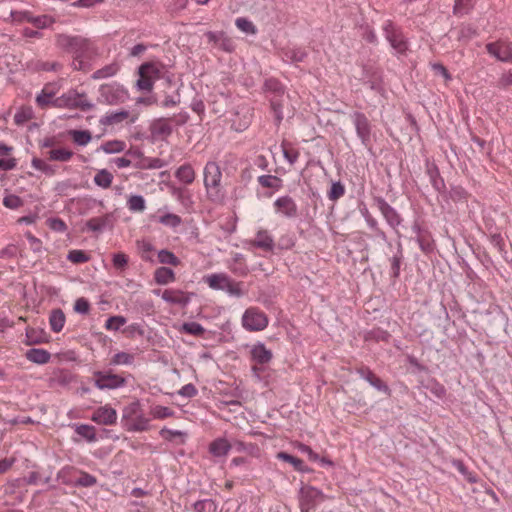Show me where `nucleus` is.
I'll use <instances>...</instances> for the list:
<instances>
[{
    "mask_svg": "<svg viewBox=\"0 0 512 512\" xmlns=\"http://www.w3.org/2000/svg\"><path fill=\"white\" fill-rule=\"evenodd\" d=\"M57 43L73 54L75 69H84L85 60L88 59L91 54V44L88 40L81 37L60 35L57 38Z\"/></svg>",
    "mask_w": 512,
    "mask_h": 512,
    "instance_id": "obj_1",
    "label": "nucleus"
},
{
    "mask_svg": "<svg viewBox=\"0 0 512 512\" xmlns=\"http://www.w3.org/2000/svg\"><path fill=\"white\" fill-rule=\"evenodd\" d=\"M53 107L61 109H78L83 112H87L94 108V104L88 100L85 93H80L75 89H70L53 100Z\"/></svg>",
    "mask_w": 512,
    "mask_h": 512,
    "instance_id": "obj_2",
    "label": "nucleus"
},
{
    "mask_svg": "<svg viewBox=\"0 0 512 512\" xmlns=\"http://www.w3.org/2000/svg\"><path fill=\"white\" fill-rule=\"evenodd\" d=\"M206 283L213 290L226 291L229 295L241 297L244 295L242 283L232 280L225 273H213L203 277Z\"/></svg>",
    "mask_w": 512,
    "mask_h": 512,
    "instance_id": "obj_3",
    "label": "nucleus"
},
{
    "mask_svg": "<svg viewBox=\"0 0 512 512\" xmlns=\"http://www.w3.org/2000/svg\"><path fill=\"white\" fill-rule=\"evenodd\" d=\"M269 318L259 307L247 308L241 318L242 327L249 332H260L267 328Z\"/></svg>",
    "mask_w": 512,
    "mask_h": 512,
    "instance_id": "obj_4",
    "label": "nucleus"
},
{
    "mask_svg": "<svg viewBox=\"0 0 512 512\" xmlns=\"http://www.w3.org/2000/svg\"><path fill=\"white\" fill-rule=\"evenodd\" d=\"M161 64L157 62H147L139 67V79L137 86L140 90L150 91L154 82L161 77Z\"/></svg>",
    "mask_w": 512,
    "mask_h": 512,
    "instance_id": "obj_5",
    "label": "nucleus"
},
{
    "mask_svg": "<svg viewBox=\"0 0 512 512\" xmlns=\"http://www.w3.org/2000/svg\"><path fill=\"white\" fill-rule=\"evenodd\" d=\"M185 122V117L181 119L175 117L156 119L151 125V134L155 139L165 140L171 135L174 124L182 125Z\"/></svg>",
    "mask_w": 512,
    "mask_h": 512,
    "instance_id": "obj_6",
    "label": "nucleus"
},
{
    "mask_svg": "<svg viewBox=\"0 0 512 512\" xmlns=\"http://www.w3.org/2000/svg\"><path fill=\"white\" fill-rule=\"evenodd\" d=\"M99 93L101 99L108 104L122 103L128 98L127 90L116 82L101 85Z\"/></svg>",
    "mask_w": 512,
    "mask_h": 512,
    "instance_id": "obj_7",
    "label": "nucleus"
},
{
    "mask_svg": "<svg viewBox=\"0 0 512 512\" xmlns=\"http://www.w3.org/2000/svg\"><path fill=\"white\" fill-rule=\"evenodd\" d=\"M383 31L385 38L397 53L403 54L406 52L408 48L407 41L393 22L390 20L386 21L383 25Z\"/></svg>",
    "mask_w": 512,
    "mask_h": 512,
    "instance_id": "obj_8",
    "label": "nucleus"
},
{
    "mask_svg": "<svg viewBox=\"0 0 512 512\" xmlns=\"http://www.w3.org/2000/svg\"><path fill=\"white\" fill-rule=\"evenodd\" d=\"M324 500V494L312 486H306L300 492L301 512H310L317 504Z\"/></svg>",
    "mask_w": 512,
    "mask_h": 512,
    "instance_id": "obj_9",
    "label": "nucleus"
},
{
    "mask_svg": "<svg viewBox=\"0 0 512 512\" xmlns=\"http://www.w3.org/2000/svg\"><path fill=\"white\" fill-rule=\"evenodd\" d=\"M94 384L100 389H116L125 384V379L117 374L111 372L96 371L93 373Z\"/></svg>",
    "mask_w": 512,
    "mask_h": 512,
    "instance_id": "obj_10",
    "label": "nucleus"
},
{
    "mask_svg": "<svg viewBox=\"0 0 512 512\" xmlns=\"http://www.w3.org/2000/svg\"><path fill=\"white\" fill-rule=\"evenodd\" d=\"M274 211L281 217L293 219L298 216V206L290 196H281L273 203Z\"/></svg>",
    "mask_w": 512,
    "mask_h": 512,
    "instance_id": "obj_11",
    "label": "nucleus"
},
{
    "mask_svg": "<svg viewBox=\"0 0 512 512\" xmlns=\"http://www.w3.org/2000/svg\"><path fill=\"white\" fill-rule=\"evenodd\" d=\"M487 52L502 62L512 63V43L499 40L486 45Z\"/></svg>",
    "mask_w": 512,
    "mask_h": 512,
    "instance_id": "obj_12",
    "label": "nucleus"
},
{
    "mask_svg": "<svg viewBox=\"0 0 512 512\" xmlns=\"http://www.w3.org/2000/svg\"><path fill=\"white\" fill-rule=\"evenodd\" d=\"M161 298L171 305L185 307L191 300V293L180 289L169 288L163 290Z\"/></svg>",
    "mask_w": 512,
    "mask_h": 512,
    "instance_id": "obj_13",
    "label": "nucleus"
},
{
    "mask_svg": "<svg viewBox=\"0 0 512 512\" xmlns=\"http://www.w3.org/2000/svg\"><path fill=\"white\" fill-rule=\"evenodd\" d=\"M60 85L58 83H47L42 88L40 94L36 97V103L41 109H46L49 106L53 107V100L55 95L59 92Z\"/></svg>",
    "mask_w": 512,
    "mask_h": 512,
    "instance_id": "obj_14",
    "label": "nucleus"
},
{
    "mask_svg": "<svg viewBox=\"0 0 512 512\" xmlns=\"http://www.w3.org/2000/svg\"><path fill=\"white\" fill-rule=\"evenodd\" d=\"M91 420L99 425H113L117 421V412L111 406L104 405L93 412Z\"/></svg>",
    "mask_w": 512,
    "mask_h": 512,
    "instance_id": "obj_15",
    "label": "nucleus"
},
{
    "mask_svg": "<svg viewBox=\"0 0 512 512\" xmlns=\"http://www.w3.org/2000/svg\"><path fill=\"white\" fill-rule=\"evenodd\" d=\"M204 185L207 189L217 187L221 181V171L218 164L209 161L204 167Z\"/></svg>",
    "mask_w": 512,
    "mask_h": 512,
    "instance_id": "obj_16",
    "label": "nucleus"
},
{
    "mask_svg": "<svg viewBox=\"0 0 512 512\" xmlns=\"http://www.w3.org/2000/svg\"><path fill=\"white\" fill-rule=\"evenodd\" d=\"M357 373L361 378L365 379L371 386L376 388L377 390L390 395L391 391L389 387L378 377L376 376L370 368L366 366H361L356 369Z\"/></svg>",
    "mask_w": 512,
    "mask_h": 512,
    "instance_id": "obj_17",
    "label": "nucleus"
},
{
    "mask_svg": "<svg viewBox=\"0 0 512 512\" xmlns=\"http://www.w3.org/2000/svg\"><path fill=\"white\" fill-rule=\"evenodd\" d=\"M252 247L259 248L265 252H271L274 249V240L266 229H259L254 239L249 241Z\"/></svg>",
    "mask_w": 512,
    "mask_h": 512,
    "instance_id": "obj_18",
    "label": "nucleus"
},
{
    "mask_svg": "<svg viewBox=\"0 0 512 512\" xmlns=\"http://www.w3.org/2000/svg\"><path fill=\"white\" fill-rule=\"evenodd\" d=\"M251 358L257 364H266L272 359V352L262 343L255 344L250 351Z\"/></svg>",
    "mask_w": 512,
    "mask_h": 512,
    "instance_id": "obj_19",
    "label": "nucleus"
},
{
    "mask_svg": "<svg viewBox=\"0 0 512 512\" xmlns=\"http://www.w3.org/2000/svg\"><path fill=\"white\" fill-rule=\"evenodd\" d=\"M231 449V444L225 438H217L209 445V452L214 457L226 456Z\"/></svg>",
    "mask_w": 512,
    "mask_h": 512,
    "instance_id": "obj_20",
    "label": "nucleus"
},
{
    "mask_svg": "<svg viewBox=\"0 0 512 512\" xmlns=\"http://www.w3.org/2000/svg\"><path fill=\"white\" fill-rule=\"evenodd\" d=\"M154 280L159 285H167L175 282L176 275L172 269L161 266L154 271Z\"/></svg>",
    "mask_w": 512,
    "mask_h": 512,
    "instance_id": "obj_21",
    "label": "nucleus"
},
{
    "mask_svg": "<svg viewBox=\"0 0 512 512\" xmlns=\"http://www.w3.org/2000/svg\"><path fill=\"white\" fill-rule=\"evenodd\" d=\"M355 126L357 134L362 139V141H368L370 136V124L367 117L364 114H356Z\"/></svg>",
    "mask_w": 512,
    "mask_h": 512,
    "instance_id": "obj_22",
    "label": "nucleus"
},
{
    "mask_svg": "<svg viewBox=\"0 0 512 512\" xmlns=\"http://www.w3.org/2000/svg\"><path fill=\"white\" fill-rule=\"evenodd\" d=\"M74 153L64 147H54L47 152V158L50 161L68 162L72 159Z\"/></svg>",
    "mask_w": 512,
    "mask_h": 512,
    "instance_id": "obj_23",
    "label": "nucleus"
},
{
    "mask_svg": "<svg viewBox=\"0 0 512 512\" xmlns=\"http://www.w3.org/2000/svg\"><path fill=\"white\" fill-rule=\"evenodd\" d=\"M175 177L184 184H192L195 180L196 173L191 164H183L175 171Z\"/></svg>",
    "mask_w": 512,
    "mask_h": 512,
    "instance_id": "obj_24",
    "label": "nucleus"
},
{
    "mask_svg": "<svg viewBox=\"0 0 512 512\" xmlns=\"http://www.w3.org/2000/svg\"><path fill=\"white\" fill-rule=\"evenodd\" d=\"M149 418L145 417L142 411L131 419L125 426L128 431L141 432L149 427Z\"/></svg>",
    "mask_w": 512,
    "mask_h": 512,
    "instance_id": "obj_25",
    "label": "nucleus"
},
{
    "mask_svg": "<svg viewBox=\"0 0 512 512\" xmlns=\"http://www.w3.org/2000/svg\"><path fill=\"white\" fill-rule=\"evenodd\" d=\"M25 357L33 363L46 364L50 361L51 355L47 350L33 348L26 352Z\"/></svg>",
    "mask_w": 512,
    "mask_h": 512,
    "instance_id": "obj_26",
    "label": "nucleus"
},
{
    "mask_svg": "<svg viewBox=\"0 0 512 512\" xmlns=\"http://www.w3.org/2000/svg\"><path fill=\"white\" fill-rule=\"evenodd\" d=\"M68 135L71 137L73 142L79 146H86L92 140V134L89 130L72 129L68 131Z\"/></svg>",
    "mask_w": 512,
    "mask_h": 512,
    "instance_id": "obj_27",
    "label": "nucleus"
},
{
    "mask_svg": "<svg viewBox=\"0 0 512 512\" xmlns=\"http://www.w3.org/2000/svg\"><path fill=\"white\" fill-rule=\"evenodd\" d=\"M113 179L114 176L111 172L107 169H100L96 172L93 181L97 186L108 189L112 185Z\"/></svg>",
    "mask_w": 512,
    "mask_h": 512,
    "instance_id": "obj_28",
    "label": "nucleus"
},
{
    "mask_svg": "<svg viewBox=\"0 0 512 512\" xmlns=\"http://www.w3.org/2000/svg\"><path fill=\"white\" fill-rule=\"evenodd\" d=\"M281 149L284 158L289 162L290 165H293L297 162L300 156V152L296 147H294L292 143L283 141L281 143Z\"/></svg>",
    "mask_w": 512,
    "mask_h": 512,
    "instance_id": "obj_29",
    "label": "nucleus"
},
{
    "mask_svg": "<svg viewBox=\"0 0 512 512\" xmlns=\"http://www.w3.org/2000/svg\"><path fill=\"white\" fill-rule=\"evenodd\" d=\"M49 323L52 331L56 333L60 332L65 324V315L63 311L60 309L53 310L49 317Z\"/></svg>",
    "mask_w": 512,
    "mask_h": 512,
    "instance_id": "obj_30",
    "label": "nucleus"
},
{
    "mask_svg": "<svg viewBox=\"0 0 512 512\" xmlns=\"http://www.w3.org/2000/svg\"><path fill=\"white\" fill-rule=\"evenodd\" d=\"M258 183L264 188L280 190L282 188V179L273 175H261L257 178Z\"/></svg>",
    "mask_w": 512,
    "mask_h": 512,
    "instance_id": "obj_31",
    "label": "nucleus"
},
{
    "mask_svg": "<svg viewBox=\"0 0 512 512\" xmlns=\"http://www.w3.org/2000/svg\"><path fill=\"white\" fill-rule=\"evenodd\" d=\"M24 19L39 29L49 27L54 22L53 18L48 15H42V16L35 17V16H32L30 13H25Z\"/></svg>",
    "mask_w": 512,
    "mask_h": 512,
    "instance_id": "obj_32",
    "label": "nucleus"
},
{
    "mask_svg": "<svg viewBox=\"0 0 512 512\" xmlns=\"http://www.w3.org/2000/svg\"><path fill=\"white\" fill-rule=\"evenodd\" d=\"M109 220V215L93 217L86 222V227L90 231L101 232L108 225Z\"/></svg>",
    "mask_w": 512,
    "mask_h": 512,
    "instance_id": "obj_33",
    "label": "nucleus"
},
{
    "mask_svg": "<svg viewBox=\"0 0 512 512\" xmlns=\"http://www.w3.org/2000/svg\"><path fill=\"white\" fill-rule=\"evenodd\" d=\"M137 249L139 251L140 257L144 261H152V255L154 252V246L148 240L142 239L136 242Z\"/></svg>",
    "mask_w": 512,
    "mask_h": 512,
    "instance_id": "obj_34",
    "label": "nucleus"
},
{
    "mask_svg": "<svg viewBox=\"0 0 512 512\" xmlns=\"http://www.w3.org/2000/svg\"><path fill=\"white\" fill-rule=\"evenodd\" d=\"M475 0H454L453 12L456 16L467 15L474 7Z\"/></svg>",
    "mask_w": 512,
    "mask_h": 512,
    "instance_id": "obj_35",
    "label": "nucleus"
},
{
    "mask_svg": "<svg viewBox=\"0 0 512 512\" xmlns=\"http://www.w3.org/2000/svg\"><path fill=\"white\" fill-rule=\"evenodd\" d=\"M380 210L390 225L394 226L399 224L400 219L397 212L388 203L382 201L380 203Z\"/></svg>",
    "mask_w": 512,
    "mask_h": 512,
    "instance_id": "obj_36",
    "label": "nucleus"
},
{
    "mask_svg": "<svg viewBox=\"0 0 512 512\" xmlns=\"http://www.w3.org/2000/svg\"><path fill=\"white\" fill-rule=\"evenodd\" d=\"M76 433L85 438L88 442H95L96 438V429L92 425L87 424H79L75 427Z\"/></svg>",
    "mask_w": 512,
    "mask_h": 512,
    "instance_id": "obj_37",
    "label": "nucleus"
},
{
    "mask_svg": "<svg viewBox=\"0 0 512 512\" xmlns=\"http://www.w3.org/2000/svg\"><path fill=\"white\" fill-rule=\"evenodd\" d=\"M130 122H134L135 121V117H131L130 118V113L128 111H119V112H115V113H110V114H107L106 117H105V121L104 123L106 124H118L120 122H123L125 120H128Z\"/></svg>",
    "mask_w": 512,
    "mask_h": 512,
    "instance_id": "obj_38",
    "label": "nucleus"
},
{
    "mask_svg": "<svg viewBox=\"0 0 512 512\" xmlns=\"http://www.w3.org/2000/svg\"><path fill=\"white\" fill-rule=\"evenodd\" d=\"M127 207L132 212H143L146 209V202L141 195H131L127 200Z\"/></svg>",
    "mask_w": 512,
    "mask_h": 512,
    "instance_id": "obj_39",
    "label": "nucleus"
},
{
    "mask_svg": "<svg viewBox=\"0 0 512 512\" xmlns=\"http://www.w3.org/2000/svg\"><path fill=\"white\" fill-rule=\"evenodd\" d=\"M283 56L285 59L293 62V63H299L303 62L304 59L307 56V53L302 48H291L287 49L283 52Z\"/></svg>",
    "mask_w": 512,
    "mask_h": 512,
    "instance_id": "obj_40",
    "label": "nucleus"
},
{
    "mask_svg": "<svg viewBox=\"0 0 512 512\" xmlns=\"http://www.w3.org/2000/svg\"><path fill=\"white\" fill-rule=\"evenodd\" d=\"M158 260L161 264H168L171 266H179L180 259L171 251L163 249L158 252Z\"/></svg>",
    "mask_w": 512,
    "mask_h": 512,
    "instance_id": "obj_41",
    "label": "nucleus"
},
{
    "mask_svg": "<svg viewBox=\"0 0 512 512\" xmlns=\"http://www.w3.org/2000/svg\"><path fill=\"white\" fill-rule=\"evenodd\" d=\"M150 415L153 419L163 420L174 416V411L169 407L156 405L151 407Z\"/></svg>",
    "mask_w": 512,
    "mask_h": 512,
    "instance_id": "obj_42",
    "label": "nucleus"
},
{
    "mask_svg": "<svg viewBox=\"0 0 512 512\" xmlns=\"http://www.w3.org/2000/svg\"><path fill=\"white\" fill-rule=\"evenodd\" d=\"M134 355L127 352H118L110 359V365H131L134 362Z\"/></svg>",
    "mask_w": 512,
    "mask_h": 512,
    "instance_id": "obj_43",
    "label": "nucleus"
},
{
    "mask_svg": "<svg viewBox=\"0 0 512 512\" xmlns=\"http://www.w3.org/2000/svg\"><path fill=\"white\" fill-rule=\"evenodd\" d=\"M142 411L140 403L139 402H132L129 405H127L123 410L122 415V421L125 422V425L133 419L137 414H139Z\"/></svg>",
    "mask_w": 512,
    "mask_h": 512,
    "instance_id": "obj_44",
    "label": "nucleus"
},
{
    "mask_svg": "<svg viewBox=\"0 0 512 512\" xmlns=\"http://www.w3.org/2000/svg\"><path fill=\"white\" fill-rule=\"evenodd\" d=\"M235 25L236 27L241 30L242 32L246 33V34H251V35H254L257 33V28L256 26L253 24L252 21H250L249 19L247 18H244V17H239L235 20Z\"/></svg>",
    "mask_w": 512,
    "mask_h": 512,
    "instance_id": "obj_45",
    "label": "nucleus"
},
{
    "mask_svg": "<svg viewBox=\"0 0 512 512\" xmlns=\"http://www.w3.org/2000/svg\"><path fill=\"white\" fill-rule=\"evenodd\" d=\"M126 147V144L120 140L107 141L102 144L101 149L108 154L122 152Z\"/></svg>",
    "mask_w": 512,
    "mask_h": 512,
    "instance_id": "obj_46",
    "label": "nucleus"
},
{
    "mask_svg": "<svg viewBox=\"0 0 512 512\" xmlns=\"http://www.w3.org/2000/svg\"><path fill=\"white\" fill-rule=\"evenodd\" d=\"M477 35L476 29L470 24H463L458 28V40L467 42Z\"/></svg>",
    "mask_w": 512,
    "mask_h": 512,
    "instance_id": "obj_47",
    "label": "nucleus"
},
{
    "mask_svg": "<svg viewBox=\"0 0 512 512\" xmlns=\"http://www.w3.org/2000/svg\"><path fill=\"white\" fill-rule=\"evenodd\" d=\"M160 436L167 441H174L179 438L180 442L183 443L186 434L182 431L163 428L160 430Z\"/></svg>",
    "mask_w": 512,
    "mask_h": 512,
    "instance_id": "obj_48",
    "label": "nucleus"
},
{
    "mask_svg": "<svg viewBox=\"0 0 512 512\" xmlns=\"http://www.w3.org/2000/svg\"><path fill=\"white\" fill-rule=\"evenodd\" d=\"M32 109L29 107L20 108L14 115V122L17 125H22L32 118Z\"/></svg>",
    "mask_w": 512,
    "mask_h": 512,
    "instance_id": "obj_49",
    "label": "nucleus"
},
{
    "mask_svg": "<svg viewBox=\"0 0 512 512\" xmlns=\"http://www.w3.org/2000/svg\"><path fill=\"white\" fill-rule=\"evenodd\" d=\"M344 194L345 186L341 182H334L332 183L331 188L327 193V196L331 201H337Z\"/></svg>",
    "mask_w": 512,
    "mask_h": 512,
    "instance_id": "obj_50",
    "label": "nucleus"
},
{
    "mask_svg": "<svg viewBox=\"0 0 512 512\" xmlns=\"http://www.w3.org/2000/svg\"><path fill=\"white\" fill-rule=\"evenodd\" d=\"M126 324V318L123 316H111L106 320L105 328L109 331H117Z\"/></svg>",
    "mask_w": 512,
    "mask_h": 512,
    "instance_id": "obj_51",
    "label": "nucleus"
},
{
    "mask_svg": "<svg viewBox=\"0 0 512 512\" xmlns=\"http://www.w3.org/2000/svg\"><path fill=\"white\" fill-rule=\"evenodd\" d=\"M67 259L74 264H82L88 262L90 257L83 250H71Z\"/></svg>",
    "mask_w": 512,
    "mask_h": 512,
    "instance_id": "obj_52",
    "label": "nucleus"
},
{
    "mask_svg": "<svg viewBox=\"0 0 512 512\" xmlns=\"http://www.w3.org/2000/svg\"><path fill=\"white\" fill-rule=\"evenodd\" d=\"M118 71V66L116 64L108 65L102 69H99L93 73L94 79H103L107 77H111L115 75Z\"/></svg>",
    "mask_w": 512,
    "mask_h": 512,
    "instance_id": "obj_53",
    "label": "nucleus"
},
{
    "mask_svg": "<svg viewBox=\"0 0 512 512\" xmlns=\"http://www.w3.org/2000/svg\"><path fill=\"white\" fill-rule=\"evenodd\" d=\"M277 458L285 462L290 463L296 470L302 471L303 461L297 457H294L286 452H279Z\"/></svg>",
    "mask_w": 512,
    "mask_h": 512,
    "instance_id": "obj_54",
    "label": "nucleus"
},
{
    "mask_svg": "<svg viewBox=\"0 0 512 512\" xmlns=\"http://www.w3.org/2000/svg\"><path fill=\"white\" fill-rule=\"evenodd\" d=\"M181 331L194 336H201L204 333V328L197 322L184 323Z\"/></svg>",
    "mask_w": 512,
    "mask_h": 512,
    "instance_id": "obj_55",
    "label": "nucleus"
},
{
    "mask_svg": "<svg viewBox=\"0 0 512 512\" xmlns=\"http://www.w3.org/2000/svg\"><path fill=\"white\" fill-rule=\"evenodd\" d=\"M159 222L165 226L169 227H177L181 224V218L173 213H167L161 217H159Z\"/></svg>",
    "mask_w": 512,
    "mask_h": 512,
    "instance_id": "obj_56",
    "label": "nucleus"
},
{
    "mask_svg": "<svg viewBox=\"0 0 512 512\" xmlns=\"http://www.w3.org/2000/svg\"><path fill=\"white\" fill-rule=\"evenodd\" d=\"M3 205L9 209H18L23 205V200L14 194H10L4 197Z\"/></svg>",
    "mask_w": 512,
    "mask_h": 512,
    "instance_id": "obj_57",
    "label": "nucleus"
},
{
    "mask_svg": "<svg viewBox=\"0 0 512 512\" xmlns=\"http://www.w3.org/2000/svg\"><path fill=\"white\" fill-rule=\"evenodd\" d=\"M46 223L48 227L53 231L63 233L67 230V225L61 218L52 217L47 219Z\"/></svg>",
    "mask_w": 512,
    "mask_h": 512,
    "instance_id": "obj_58",
    "label": "nucleus"
},
{
    "mask_svg": "<svg viewBox=\"0 0 512 512\" xmlns=\"http://www.w3.org/2000/svg\"><path fill=\"white\" fill-rule=\"evenodd\" d=\"M25 237L29 242V246L31 250H33L36 253H40L42 251V241L34 236L31 232H26Z\"/></svg>",
    "mask_w": 512,
    "mask_h": 512,
    "instance_id": "obj_59",
    "label": "nucleus"
},
{
    "mask_svg": "<svg viewBox=\"0 0 512 512\" xmlns=\"http://www.w3.org/2000/svg\"><path fill=\"white\" fill-rule=\"evenodd\" d=\"M113 265L116 269L123 270L128 264V256L122 252L113 255Z\"/></svg>",
    "mask_w": 512,
    "mask_h": 512,
    "instance_id": "obj_60",
    "label": "nucleus"
},
{
    "mask_svg": "<svg viewBox=\"0 0 512 512\" xmlns=\"http://www.w3.org/2000/svg\"><path fill=\"white\" fill-rule=\"evenodd\" d=\"M76 483L83 487H90L96 483V478L86 472H80L79 478Z\"/></svg>",
    "mask_w": 512,
    "mask_h": 512,
    "instance_id": "obj_61",
    "label": "nucleus"
},
{
    "mask_svg": "<svg viewBox=\"0 0 512 512\" xmlns=\"http://www.w3.org/2000/svg\"><path fill=\"white\" fill-rule=\"evenodd\" d=\"M16 165L17 160L14 157L7 156L6 158H0V170H13L16 167Z\"/></svg>",
    "mask_w": 512,
    "mask_h": 512,
    "instance_id": "obj_62",
    "label": "nucleus"
},
{
    "mask_svg": "<svg viewBox=\"0 0 512 512\" xmlns=\"http://www.w3.org/2000/svg\"><path fill=\"white\" fill-rule=\"evenodd\" d=\"M90 304L85 298H78L74 304V310L81 314L89 312Z\"/></svg>",
    "mask_w": 512,
    "mask_h": 512,
    "instance_id": "obj_63",
    "label": "nucleus"
},
{
    "mask_svg": "<svg viewBox=\"0 0 512 512\" xmlns=\"http://www.w3.org/2000/svg\"><path fill=\"white\" fill-rule=\"evenodd\" d=\"M31 164H32V167L38 171H41L44 173L51 172V166L42 159L33 158Z\"/></svg>",
    "mask_w": 512,
    "mask_h": 512,
    "instance_id": "obj_64",
    "label": "nucleus"
}]
</instances>
